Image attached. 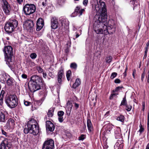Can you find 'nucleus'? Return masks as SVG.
<instances>
[{
	"label": "nucleus",
	"mask_w": 149,
	"mask_h": 149,
	"mask_svg": "<svg viewBox=\"0 0 149 149\" xmlns=\"http://www.w3.org/2000/svg\"><path fill=\"white\" fill-rule=\"evenodd\" d=\"M97 3L95 5V8L97 12L100 14V15H96L93 24V28L97 34H101L103 32L102 27L107 28V10L105 8V4L103 1L97 0Z\"/></svg>",
	"instance_id": "nucleus-1"
},
{
	"label": "nucleus",
	"mask_w": 149,
	"mask_h": 149,
	"mask_svg": "<svg viewBox=\"0 0 149 149\" xmlns=\"http://www.w3.org/2000/svg\"><path fill=\"white\" fill-rule=\"evenodd\" d=\"M42 78L40 76L33 75L31 78L28 86L30 90L33 92L40 89L42 84Z\"/></svg>",
	"instance_id": "nucleus-2"
},
{
	"label": "nucleus",
	"mask_w": 149,
	"mask_h": 149,
	"mask_svg": "<svg viewBox=\"0 0 149 149\" xmlns=\"http://www.w3.org/2000/svg\"><path fill=\"white\" fill-rule=\"evenodd\" d=\"M37 123L34 119H32L27 123L26 127L24 129V133L27 134L29 133L34 135L37 134L39 132V128Z\"/></svg>",
	"instance_id": "nucleus-3"
},
{
	"label": "nucleus",
	"mask_w": 149,
	"mask_h": 149,
	"mask_svg": "<svg viewBox=\"0 0 149 149\" xmlns=\"http://www.w3.org/2000/svg\"><path fill=\"white\" fill-rule=\"evenodd\" d=\"M13 49L10 46H5L3 49L6 63L9 67L12 68L14 61L12 59L13 56Z\"/></svg>",
	"instance_id": "nucleus-4"
},
{
	"label": "nucleus",
	"mask_w": 149,
	"mask_h": 149,
	"mask_svg": "<svg viewBox=\"0 0 149 149\" xmlns=\"http://www.w3.org/2000/svg\"><path fill=\"white\" fill-rule=\"evenodd\" d=\"M5 101L7 106L11 108H14L18 105V100L15 95H10L6 97Z\"/></svg>",
	"instance_id": "nucleus-5"
},
{
	"label": "nucleus",
	"mask_w": 149,
	"mask_h": 149,
	"mask_svg": "<svg viewBox=\"0 0 149 149\" xmlns=\"http://www.w3.org/2000/svg\"><path fill=\"white\" fill-rule=\"evenodd\" d=\"M18 24V22L15 19L10 20L6 23L4 26L5 31L8 33H11Z\"/></svg>",
	"instance_id": "nucleus-6"
},
{
	"label": "nucleus",
	"mask_w": 149,
	"mask_h": 149,
	"mask_svg": "<svg viewBox=\"0 0 149 149\" xmlns=\"http://www.w3.org/2000/svg\"><path fill=\"white\" fill-rule=\"evenodd\" d=\"M36 10V6L33 4H26L23 8L24 13L27 15L33 13Z\"/></svg>",
	"instance_id": "nucleus-7"
},
{
	"label": "nucleus",
	"mask_w": 149,
	"mask_h": 149,
	"mask_svg": "<svg viewBox=\"0 0 149 149\" xmlns=\"http://www.w3.org/2000/svg\"><path fill=\"white\" fill-rule=\"evenodd\" d=\"M2 9L6 15H9L11 11L10 6L6 0H1Z\"/></svg>",
	"instance_id": "nucleus-8"
},
{
	"label": "nucleus",
	"mask_w": 149,
	"mask_h": 149,
	"mask_svg": "<svg viewBox=\"0 0 149 149\" xmlns=\"http://www.w3.org/2000/svg\"><path fill=\"white\" fill-rule=\"evenodd\" d=\"M54 148V141L52 139H50L47 140L44 142L42 149H53Z\"/></svg>",
	"instance_id": "nucleus-9"
},
{
	"label": "nucleus",
	"mask_w": 149,
	"mask_h": 149,
	"mask_svg": "<svg viewBox=\"0 0 149 149\" xmlns=\"http://www.w3.org/2000/svg\"><path fill=\"white\" fill-rule=\"evenodd\" d=\"M11 144L8 141V139H5L1 143L0 146V149H2L3 147L4 149H9L11 147Z\"/></svg>",
	"instance_id": "nucleus-10"
},
{
	"label": "nucleus",
	"mask_w": 149,
	"mask_h": 149,
	"mask_svg": "<svg viewBox=\"0 0 149 149\" xmlns=\"http://www.w3.org/2000/svg\"><path fill=\"white\" fill-rule=\"evenodd\" d=\"M15 125L14 120L13 118H10L7 121L5 127L6 129H9L14 127Z\"/></svg>",
	"instance_id": "nucleus-11"
},
{
	"label": "nucleus",
	"mask_w": 149,
	"mask_h": 149,
	"mask_svg": "<svg viewBox=\"0 0 149 149\" xmlns=\"http://www.w3.org/2000/svg\"><path fill=\"white\" fill-rule=\"evenodd\" d=\"M44 25V22L43 19L42 18H39L37 21V27L36 30L37 31H39L42 29Z\"/></svg>",
	"instance_id": "nucleus-12"
},
{
	"label": "nucleus",
	"mask_w": 149,
	"mask_h": 149,
	"mask_svg": "<svg viewBox=\"0 0 149 149\" xmlns=\"http://www.w3.org/2000/svg\"><path fill=\"white\" fill-rule=\"evenodd\" d=\"M46 127L47 130L50 132L53 131L54 129V125L51 121L49 120L46 121Z\"/></svg>",
	"instance_id": "nucleus-13"
},
{
	"label": "nucleus",
	"mask_w": 149,
	"mask_h": 149,
	"mask_svg": "<svg viewBox=\"0 0 149 149\" xmlns=\"http://www.w3.org/2000/svg\"><path fill=\"white\" fill-rule=\"evenodd\" d=\"M51 27L52 29H56L58 27V20L55 17H52L51 19Z\"/></svg>",
	"instance_id": "nucleus-14"
},
{
	"label": "nucleus",
	"mask_w": 149,
	"mask_h": 149,
	"mask_svg": "<svg viewBox=\"0 0 149 149\" xmlns=\"http://www.w3.org/2000/svg\"><path fill=\"white\" fill-rule=\"evenodd\" d=\"M25 25L27 29L31 30L34 26V23L31 20H28L25 22Z\"/></svg>",
	"instance_id": "nucleus-15"
},
{
	"label": "nucleus",
	"mask_w": 149,
	"mask_h": 149,
	"mask_svg": "<svg viewBox=\"0 0 149 149\" xmlns=\"http://www.w3.org/2000/svg\"><path fill=\"white\" fill-rule=\"evenodd\" d=\"M64 76V73L63 70L62 69L60 70L58 72L57 76L58 81L59 84L61 83L62 79Z\"/></svg>",
	"instance_id": "nucleus-16"
},
{
	"label": "nucleus",
	"mask_w": 149,
	"mask_h": 149,
	"mask_svg": "<svg viewBox=\"0 0 149 149\" xmlns=\"http://www.w3.org/2000/svg\"><path fill=\"white\" fill-rule=\"evenodd\" d=\"M67 106L66 108V112L67 113L70 114V112L72 110V103L69 101H68L67 102Z\"/></svg>",
	"instance_id": "nucleus-17"
},
{
	"label": "nucleus",
	"mask_w": 149,
	"mask_h": 149,
	"mask_svg": "<svg viewBox=\"0 0 149 149\" xmlns=\"http://www.w3.org/2000/svg\"><path fill=\"white\" fill-rule=\"evenodd\" d=\"M87 126L88 131L91 132L93 130V127L91 121L90 119L87 120Z\"/></svg>",
	"instance_id": "nucleus-18"
},
{
	"label": "nucleus",
	"mask_w": 149,
	"mask_h": 149,
	"mask_svg": "<svg viewBox=\"0 0 149 149\" xmlns=\"http://www.w3.org/2000/svg\"><path fill=\"white\" fill-rule=\"evenodd\" d=\"M64 114V112L62 111H60L58 112V120L60 122H62L63 121V116Z\"/></svg>",
	"instance_id": "nucleus-19"
},
{
	"label": "nucleus",
	"mask_w": 149,
	"mask_h": 149,
	"mask_svg": "<svg viewBox=\"0 0 149 149\" xmlns=\"http://www.w3.org/2000/svg\"><path fill=\"white\" fill-rule=\"evenodd\" d=\"M115 136L116 139L120 136V130L119 128H117L115 130Z\"/></svg>",
	"instance_id": "nucleus-20"
},
{
	"label": "nucleus",
	"mask_w": 149,
	"mask_h": 149,
	"mask_svg": "<svg viewBox=\"0 0 149 149\" xmlns=\"http://www.w3.org/2000/svg\"><path fill=\"white\" fill-rule=\"evenodd\" d=\"M81 83L80 79L79 78L77 79L75 83L72 85V88H76L80 85Z\"/></svg>",
	"instance_id": "nucleus-21"
},
{
	"label": "nucleus",
	"mask_w": 149,
	"mask_h": 149,
	"mask_svg": "<svg viewBox=\"0 0 149 149\" xmlns=\"http://www.w3.org/2000/svg\"><path fill=\"white\" fill-rule=\"evenodd\" d=\"M54 110L53 108H50L48 111L47 113L48 116L49 118H51L53 116V112Z\"/></svg>",
	"instance_id": "nucleus-22"
},
{
	"label": "nucleus",
	"mask_w": 149,
	"mask_h": 149,
	"mask_svg": "<svg viewBox=\"0 0 149 149\" xmlns=\"http://www.w3.org/2000/svg\"><path fill=\"white\" fill-rule=\"evenodd\" d=\"M6 120V116L5 114L2 112H1L0 113V122H5Z\"/></svg>",
	"instance_id": "nucleus-23"
},
{
	"label": "nucleus",
	"mask_w": 149,
	"mask_h": 149,
	"mask_svg": "<svg viewBox=\"0 0 149 149\" xmlns=\"http://www.w3.org/2000/svg\"><path fill=\"white\" fill-rule=\"evenodd\" d=\"M112 57L111 56H107L105 58V61L106 63H110L112 60Z\"/></svg>",
	"instance_id": "nucleus-24"
},
{
	"label": "nucleus",
	"mask_w": 149,
	"mask_h": 149,
	"mask_svg": "<svg viewBox=\"0 0 149 149\" xmlns=\"http://www.w3.org/2000/svg\"><path fill=\"white\" fill-rule=\"evenodd\" d=\"M77 67V65L76 63L74 62L71 63L70 65V68L74 70H76Z\"/></svg>",
	"instance_id": "nucleus-25"
},
{
	"label": "nucleus",
	"mask_w": 149,
	"mask_h": 149,
	"mask_svg": "<svg viewBox=\"0 0 149 149\" xmlns=\"http://www.w3.org/2000/svg\"><path fill=\"white\" fill-rule=\"evenodd\" d=\"M127 104V101L126 98V96H125L123 98L120 105H124L125 106Z\"/></svg>",
	"instance_id": "nucleus-26"
},
{
	"label": "nucleus",
	"mask_w": 149,
	"mask_h": 149,
	"mask_svg": "<svg viewBox=\"0 0 149 149\" xmlns=\"http://www.w3.org/2000/svg\"><path fill=\"white\" fill-rule=\"evenodd\" d=\"M7 84L9 85H11L13 83V80L12 78H8L7 80L6 81Z\"/></svg>",
	"instance_id": "nucleus-27"
},
{
	"label": "nucleus",
	"mask_w": 149,
	"mask_h": 149,
	"mask_svg": "<svg viewBox=\"0 0 149 149\" xmlns=\"http://www.w3.org/2000/svg\"><path fill=\"white\" fill-rule=\"evenodd\" d=\"M117 120L121 122H123L124 120V116L122 115H120L117 118Z\"/></svg>",
	"instance_id": "nucleus-28"
},
{
	"label": "nucleus",
	"mask_w": 149,
	"mask_h": 149,
	"mask_svg": "<svg viewBox=\"0 0 149 149\" xmlns=\"http://www.w3.org/2000/svg\"><path fill=\"white\" fill-rule=\"evenodd\" d=\"M72 72L70 70H68L67 72L66 77L67 80L69 81L70 79V77L71 75Z\"/></svg>",
	"instance_id": "nucleus-29"
},
{
	"label": "nucleus",
	"mask_w": 149,
	"mask_h": 149,
	"mask_svg": "<svg viewBox=\"0 0 149 149\" xmlns=\"http://www.w3.org/2000/svg\"><path fill=\"white\" fill-rule=\"evenodd\" d=\"M113 126L111 125L110 124L108 125V129L107 130V132L109 133L111 131L113 128Z\"/></svg>",
	"instance_id": "nucleus-30"
},
{
	"label": "nucleus",
	"mask_w": 149,
	"mask_h": 149,
	"mask_svg": "<svg viewBox=\"0 0 149 149\" xmlns=\"http://www.w3.org/2000/svg\"><path fill=\"white\" fill-rule=\"evenodd\" d=\"M2 77H3V81H6L8 79L7 77H9V76L7 75L6 74H4L2 76Z\"/></svg>",
	"instance_id": "nucleus-31"
},
{
	"label": "nucleus",
	"mask_w": 149,
	"mask_h": 149,
	"mask_svg": "<svg viewBox=\"0 0 149 149\" xmlns=\"http://www.w3.org/2000/svg\"><path fill=\"white\" fill-rule=\"evenodd\" d=\"M125 109L128 111H130L132 108V106L130 105L127 104H126L125 106Z\"/></svg>",
	"instance_id": "nucleus-32"
},
{
	"label": "nucleus",
	"mask_w": 149,
	"mask_h": 149,
	"mask_svg": "<svg viewBox=\"0 0 149 149\" xmlns=\"http://www.w3.org/2000/svg\"><path fill=\"white\" fill-rule=\"evenodd\" d=\"M37 70L39 73H42L43 72V70L40 67L38 66L37 67Z\"/></svg>",
	"instance_id": "nucleus-33"
},
{
	"label": "nucleus",
	"mask_w": 149,
	"mask_h": 149,
	"mask_svg": "<svg viewBox=\"0 0 149 149\" xmlns=\"http://www.w3.org/2000/svg\"><path fill=\"white\" fill-rule=\"evenodd\" d=\"M37 55L35 53H32L30 55V57L33 59H35Z\"/></svg>",
	"instance_id": "nucleus-34"
},
{
	"label": "nucleus",
	"mask_w": 149,
	"mask_h": 149,
	"mask_svg": "<svg viewBox=\"0 0 149 149\" xmlns=\"http://www.w3.org/2000/svg\"><path fill=\"white\" fill-rule=\"evenodd\" d=\"M117 75V73L115 72H113L111 74V78L112 79H113L115 78L116 76Z\"/></svg>",
	"instance_id": "nucleus-35"
},
{
	"label": "nucleus",
	"mask_w": 149,
	"mask_h": 149,
	"mask_svg": "<svg viewBox=\"0 0 149 149\" xmlns=\"http://www.w3.org/2000/svg\"><path fill=\"white\" fill-rule=\"evenodd\" d=\"M140 129L139 130V132H140V134H141L143 132L144 130V128L142 127V125L141 124L139 125Z\"/></svg>",
	"instance_id": "nucleus-36"
},
{
	"label": "nucleus",
	"mask_w": 149,
	"mask_h": 149,
	"mask_svg": "<svg viewBox=\"0 0 149 149\" xmlns=\"http://www.w3.org/2000/svg\"><path fill=\"white\" fill-rule=\"evenodd\" d=\"M28 63L29 64V65H30L31 67L32 66H34L35 63L33 62H32L31 60H29L28 61Z\"/></svg>",
	"instance_id": "nucleus-37"
},
{
	"label": "nucleus",
	"mask_w": 149,
	"mask_h": 149,
	"mask_svg": "<svg viewBox=\"0 0 149 149\" xmlns=\"http://www.w3.org/2000/svg\"><path fill=\"white\" fill-rule=\"evenodd\" d=\"M118 95V94L113 93L111 94L110 97L109 99L110 100H112L113 99L114 97H115L116 95Z\"/></svg>",
	"instance_id": "nucleus-38"
},
{
	"label": "nucleus",
	"mask_w": 149,
	"mask_h": 149,
	"mask_svg": "<svg viewBox=\"0 0 149 149\" xmlns=\"http://www.w3.org/2000/svg\"><path fill=\"white\" fill-rule=\"evenodd\" d=\"M81 7L79 6H77L76 7V8L75 9V12L77 13H79V11L80 10Z\"/></svg>",
	"instance_id": "nucleus-39"
},
{
	"label": "nucleus",
	"mask_w": 149,
	"mask_h": 149,
	"mask_svg": "<svg viewBox=\"0 0 149 149\" xmlns=\"http://www.w3.org/2000/svg\"><path fill=\"white\" fill-rule=\"evenodd\" d=\"M148 46H146L145 47V55L144 56H146V57L147 56V52L148 51Z\"/></svg>",
	"instance_id": "nucleus-40"
},
{
	"label": "nucleus",
	"mask_w": 149,
	"mask_h": 149,
	"mask_svg": "<svg viewBox=\"0 0 149 149\" xmlns=\"http://www.w3.org/2000/svg\"><path fill=\"white\" fill-rule=\"evenodd\" d=\"M84 138V134H81V136L79 137V140H83Z\"/></svg>",
	"instance_id": "nucleus-41"
},
{
	"label": "nucleus",
	"mask_w": 149,
	"mask_h": 149,
	"mask_svg": "<svg viewBox=\"0 0 149 149\" xmlns=\"http://www.w3.org/2000/svg\"><path fill=\"white\" fill-rule=\"evenodd\" d=\"M85 11V10L84 9H81L79 11V16L81 15L82 13Z\"/></svg>",
	"instance_id": "nucleus-42"
},
{
	"label": "nucleus",
	"mask_w": 149,
	"mask_h": 149,
	"mask_svg": "<svg viewBox=\"0 0 149 149\" xmlns=\"http://www.w3.org/2000/svg\"><path fill=\"white\" fill-rule=\"evenodd\" d=\"M3 103V98L2 96H0V105H2Z\"/></svg>",
	"instance_id": "nucleus-43"
},
{
	"label": "nucleus",
	"mask_w": 149,
	"mask_h": 149,
	"mask_svg": "<svg viewBox=\"0 0 149 149\" xmlns=\"http://www.w3.org/2000/svg\"><path fill=\"white\" fill-rule=\"evenodd\" d=\"M145 76V71H144V72L142 74V75H141V80L142 81H143V79L144 78Z\"/></svg>",
	"instance_id": "nucleus-44"
},
{
	"label": "nucleus",
	"mask_w": 149,
	"mask_h": 149,
	"mask_svg": "<svg viewBox=\"0 0 149 149\" xmlns=\"http://www.w3.org/2000/svg\"><path fill=\"white\" fill-rule=\"evenodd\" d=\"M24 104L25 105L28 106L30 104H31V103L29 102L24 101Z\"/></svg>",
	"instance_id": "nucleus-45"
},
{
	"label": "nucleus",
	"mask_w": 149,
	"mask_h": 149,
	"mask_svg": "<svg viewBox=\"0 0 149 149\" xmlns=\"http://www.w3.org/2000/svg\"><path fill=\"white\" fill-rule=\"evenodd\" d=\"M88 3V0H84L83 1V4L84 6H86L87 5Z\"/></svg>",
	"instance_id": "nucleus-46"
},
{
	"label": "nucleus",
	"mask_w": 149,
	"mask_h": 149,
	"mask_svg": "<svg viewBox=\"0 0 149 149\" xmlns=\"http://www.w3.org/2000/svg\"><path fill=\"white\" fill-rule=\"evenodd\" d=\"M120 80L118 79H116L114 81V82L116 83H120Z\"/></svg>",
	"instance_id": "nucleus-47"
},
{
	"label": "nucleus",
	"mask_w": 149,
	"mask_h": 149,
	"mask_svg": "<svg viewBox=\"0 0 149 149\" xmlns=\"http://www.w3.org/2000/svg\"><path fill=\"white\" fill-rule=\"evenodd\" d=\"M47 4V1L46 0H45V1H43L42 3V6L45 7Z\"/></svg>",
	"instance_id": "nucleus-48"
},
{
	"label": "nucleus",
	"mask_w": 149,
	"mask_h": 149,
	"mask_svg": "<svg viewBox=\"0 0 149 149\" xmlns=\"http://www.w3.org/2000/svg\"><path fill=\"white\" fill-rule=\"evenodd\" d=\"M5 93V92L3 90H2L1 91L0 94V96H2L3 98V97L4 96V94Z\"/></svg>",
	"instance_id": "nucleus-49"
},
{
	"label": "nucleus",
	"mask_w": 149,
	"mask_h": 149,
	"mask_svg": "<svg viewBox=\"0 0 149 149\" xmlns=\"http://www.w3.org/2000/svg\"><path fill=\"white\" fill-rule=\"evenodd\" d=\"M142 106L143 107L142 110L144 111L145 109V102H142Z\"/></svg>",
	"instance_id": "nucleus-50"
},
{
	"label": "nucleus",
	"mask_w": 149,
	"mask_h": 149,
	"mask_svg": "<svg viewBox=\"0 0 149 149\" xmlns=\"http://www.w3.org/2000/svg\"><path fill=\"white\" fill-rule=\"evenodd\" d=\"M63 1L61 0H58V3L60 5H62L63 3Z\"/></svg>",
	"instance_id": "nucleus-51"
},
{
	"label": "nucleus",
	"mask_w": 149,
	"mask_h": 149,
	"mask_svg": "<svg viewBox=\"0 0 149 149\" xmlns=\"http://www.w3.org/2000/svg\"><path fill=\"white\" fill-rule=\"evenodd\" d=\"M136 73V70L135 69H134L133 71V72L132 73V76H133V78L134 79H135V74Z\"/></svg>",
	"instance_id": "nucleus-52"
},
{
	"label": "nucleus",
	"mask_w": 149,
	"mask_h": 149,
	"mask_svg": "<svg viewBox=\"0 0 149 149\" xmlns=\"http://www.w3.org/2000/svg\"><path fill=\"white\" fill-rule=\"evenodd\" d=\"M22 77L23 78L26 79L27 78V76L26 74H22Z\"/></svg>",
	"instance_id": "nucleus-53"
},
{
	"label": "nucleus",
	"mask_w": 149,
	"mask_h": 149,
	"mask_svg": "<svg viewBox=\"0 0 149 149\" xmlns=\"http://www.w3.org/2000/svg\"><path fill=\"white\" fill-rule=\"evenodd\" d=\"M1 131L2 134L7 136V133L3 130H2Z\"/></svg>",
	"instance_id": "nucleus-54"
},
{
	"label": "nucleus",
	"mask_w": 149,
	"mask_h": 149,
	"mask_svg": "<svg viewBox=\"0 0 149 149\" xmlns=\"http://www.w3.org/2000/svg\"><path fill=\"white\" fill-rule=\"evenodd\" d=\"M49 75L50 77H51L52 78H53L54 77V75L52 74V73L51 72H49Z\"/></svg>",
	"instance_id": "nucleus-55"
},
{
	"label": "nucleus",
	"mask_w": 149,
	"mask_h": 149,
	"mask_svg": "<svg viewBox=\"0 0 149 149\" xmlns=\"http://www.w3.org/2000/svg\"><path fill=\"white\" fill-rule=\"evenodd\" d=\"M17 1L19 4H21L23 2V0H17Z\"/></svg>",
	"instance_id": "nucleus-56"
},
{
	"label": "nucleus",
	"mask_w": 149,
	"mask_h": 149,
	"mask_svg": "<svg viewBox=\"0 0 149 149\" xmlns=\"http://www.w3.org/2000/svg\"><path fill=\"white\" fill-rule=\"evenodd\" d=\"M43 76L44 78H46L47 77V74L46 73H44L43 72L42 73Z\"/></svg>",
	"instance_id": "nucleus-57"
},
{
	"label": "nucleus",
	"mask_w": 149,
	"mask_h": 149,
	"mask_svg": "<svg viewBox=\"0 0 149 149\" xmlns=\"http://www.w3.org/2000/svg\"><path fill=\"white\" fill-rule=\"evenodd\" d=\"M74 106L76 108V109H77L79 107V105L78 104L76 103H74Z\"/></svg>",
	"instance_id": "nucleus-58"
},
{
	"label": "nucleus",
	"mask_w": 149,
	"mask_h": 149,
	"mask_svg": "<svg viewBox=\"0 0 149 149\" xmlns=\"http://www.w3.org/2000/svg\"><path fill=\"white\" fill-rule=\"evenodd\" d=\"M122 88L121 87H120V86H118L116 88V90L118 92L119 91L120 89H121Z\"/></svg>",
	"instance_id": "nucleus-59"
},
{
	"label": "nucleus",
	"mask_w": 149,
	"mask_h": 149,
	"mask_svg": "<svg viewBox=\"0 0 149 149\" xmlns=\"http://www.w3.org/2000/svg\"><path fill=\"white\" fill-rule=\"evenodd\" d=\"M147 129L148 131H149V121H148L147 122Z\"/></svg>",
	"instance_id": "nucleus-60"
},
{
	"label": "nucleus",
	"mask_w": 149,
	"mask_h": 149,
	"mask_svg": "<svg viewBox=\"0 0 149 149\" xmlns=\"http://www.w3.org/2000/svg\"><path fill=\"white\" fill-rule=\"evenodd\" d=\"M148 78L147 80V81L148 83H149V71L148 72Z\"/></svg>",
	"instance_id": "nucleus-61"
},
{
	"label": "nucleus",
	"mask_w": 149,
	"mask_h": 149,
	"mask_svg": "<svg viewBox=\"0 0 149 149\" xmlns=\"http://www.w3.org/2000/svg\"><path fill=\"white\" fill-rule=\"evenodd\" d=\"M146 149H149V143L147 145Z\"/></svg>",
	"instance_id": "nucleus-62"
},
{
	"label": "nucleus",
	"mask_w": 149,
	"mask_h": 149,
	"mask_svg": "<svg viewBox=\"0 0 149 149\" xmlns=\"http://www.w3.org/2000/svg\"><path fill=\"white\" fill-rule=\"evenodd\" d=\"M123 74L124 75V76H125V77L127 75V74H126V71H125V72L123 73Z\"/></svg>",
	"instance_id": "nucleus-63"
},
{
	"label": "nucleus",
	"mask_w": 149,
	"mask_h": 149,
	"mask_svg": "<svg viewBox=\"0 0 149 149\" xmlns=\"http://www.w3.org/2000/svg\"><path fill=\"white\" fill-rule=\"evenodd\" d=\"M148 121H149V112L148 114Z\"/></svg>",
	"instance_id": "nucleus-64"
}]
</instances>
